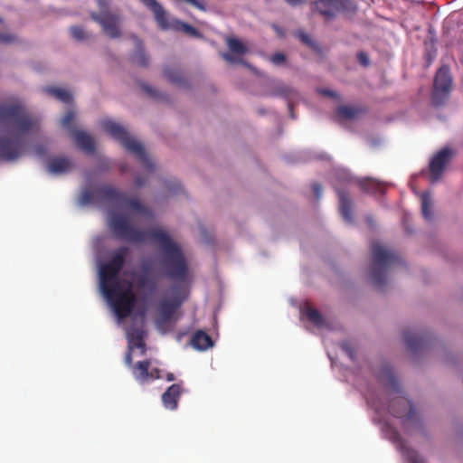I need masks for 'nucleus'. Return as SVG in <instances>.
Masks as SVG:
<instances>
[{"label": "nucleus", "mask_w": 463, "mask_h": 463, "mask_svg": "<svg viewBox=\"0 0 463 463\" xmlns=\"http://www.w3.org/2000/svg\"><path fill=\"white\" fill-rule=\"evenodd\" d=\"M109 226L116 237L128 242L142 243L147 237L158 244L162 252L160 267L165 278L178 282L172 287L175 295L170 299L162 300L159 304V315L162 322H169L175 310L188 297L187 288L181 283L187 279L188 264L181 246L173 241L170 235L160 228L149 231L141 230L131 225L127 218L119 214H112Z\"/></svg>", "instance_id": "f257e3e1"}, {"label": "nucleus", "mask_w": 463, "mask_h": 463, "mask_svg": "<svg viewBox=\"0 0 463 463\" xmlns=\"http://www.w3.org/2000/svg\"><path fill=\"white\" fill-rule=\"evenodd\" d=\"M379 382L387 388L392 394L391 401L387 405L388 411L394 417L403 419L407 422L418 420V412L411 401L402 394L400 384L393 374L389 364H383L376 372Z\"/></svg>", "instance_id": "f03ea898"}, {"label": "nucleus", "mask_w": 463, "mask_h": 463, "mask_svg": "<svg viewBox=\"0 0 463 463\" xmlns=\"http://www.w3.org/2000/svg\"><path fill=\"white\" fill-rule=\"evenodd\" d=\"M0 121L5 124L8 132L17 138L29 134L38 123L22 105L4 103H0Z\"/></svg>", "instance_id": "7ed1b4c3"}, {"label": "nucleus", "mask_w": 463, "mask_h": 463, "mask_svg": "<svg viewBox=\"0 0 463 463\" xmlns=\"http://www.w3.org/2000/svg\"><path fill=\"white\" fill-rule=\"evenodd\" d=\"M100 126L105 132L133 154L146 171L152 173L155 170V165L146 153L143 145L136 137L130 136L121 125L111 119H104L100 121Z\"/></svg>", "instance_id": "20e7f679"}, {"label": "nucleus", "mask_w": 463, "mask_h": 463, "mask_svg": "<svg viewBox=\"0 0 463 463\" xmlns=\"http://www.w3.org/2000/svg\"><path fill=\"white\" fill-rule=\"evenodd\" d=\"M102 293L118 319L128 317L137 304L133 285L128 280H124L122 285L116 283L112 288L102 290Z\"/></svg>", "instance_id": "39448f33"}, {"label": "nucleus", "mask_w": 463, "mask_h": 463, "mask_svg": "<svg viewBox=\"0 0 463 463\" xmlns=\"http://www.w3.org/2000/svg\"><path fill=\"white\" fill-rule=\"evenodd\" d=\"M372 263L370 267V278L373 284L379 289L386 284V273L388 269L400 261L399 256L392 250L385 249L380 242L373 241L371 244Z\"/></svg>", "instance_id": "423d86ee"}, {"label": "nucleus", "mask_w": 463, "mask_h": 463, "mask_svg": "<svg viewBox=\"0 0 463 463\" xmlns=\"http://www.w3.org/2000/svg\"><path fill=\"white\" fill-rule=\"evenodd\" d=\"M128 252V247L121 246L112 252L111 258L108 262L100 265L99 275L101 291L112 288L116 283L123 284L125 279H120L118 273L125 264Z\"/></svg>", "instance_id": "0eeeda50"}, {"label": "nucleus", "mask_w": 463, "mask_h": 463, "mask_svg": "<svg viewBox=\"0 0 463 463\" xmlns=\"http://www.w3.org/2000/svg\"><path fill=\"white\" fill-rule=\"evenodd\" d=\"M154 14V18L162 30L182 32L191 37H200V33L192 25L176 18H170L161 4L156 0H140Z\"/></svg>", "instance_id": "6e6552de"}, {"label": "nucleus", "mask_w": 463, "mask_h": 463, "mask_svg": "<svg viewBox=\"0 0 463 463\" xmlns=\"http://www.w3.org/2000/svg\"><path fill=\"white\" fill-rule=\"evenodd\" d=\"M123 199H126V194L110 184H102L96 189L85 188L80 200L81 204L98 202H111L119 204Z\"/></svg>", "instance_id": "1a4fd4ad"}, {"label": "nucleus", "mask_w": 463, "mask_h": 463, "mask_svg": "<svg viewBox=\"0 0 463 463\" xmlns=\"http://www.w3.org/2000/svg\"><path fill=\"white\" fill-rule=\"evenodd\" d=\"M452 85V78L449 68L446 65L441 66L437 71L432 92V102L436 106H440L448 98Z\"/></svg>", "instance_id": "9d476101"}, {"label": "nucleus", "mask_w": 463, "mask_h": 463, "mask_svg": "<svg viewBox=\"0 0 463 463\" xmlns=\"http://www.w3.org/2000/svg\"><path fill=\"white\" fill-rule=\"evenodd\" d=\"M90 17L101 26L105 34L109 38L120 37V16L118 14L109 11H101L99 13H91Z\"/></svg>", "instance_id": "9b49d317"}, {"label": "nucleus", "mask_w": 463, "mask_h": 463, "mask_svg": "<svg viewBox=\"0 0 463 463\" xmlns=\"http://www.w3.org/2000/svg\"><path fill=\"white\" fill-rule=\"evenodd\" d=\"M226 44L230 52L222 53V57L229 63H241L247 67H250L245 61H243L241 56L244 55L248 49L245 44L237 38L229 37L226 39Z\"/></svg>", "instance_id": "f8f14e48"}, {"label": "nucleus", "mask_w": 463, "mask_h": 463, "mask_svg": "<svg viewBox=\"0 0 463 463\" xmlns=\"http://www.w3.org/2000/svg\"><path fill=\"white\" fill-rule=\"evenodd\" d=\"M450 157V149L444 147L431 158L430 162V175L432 183L439 181Z\"/></svg>", "instance_id": "ddd939ff"}, {"label": "nucleus", "mask_w": 463, "mask_h": 463, "mask_svg": "<svg viewBox=\"0 0 463 463\" xmlns=\"http://www.w3.org/2000/svg\"><path fill=\"white\" fill-rule=\"evenodd\" d=\"M21 154V146L18 142L7 138H0V160L12 161Z\"/></svg>", "instance_id": "4468645a"}, {"label": "nucleus", "mask_w": 463, "mask_h": 463, "mask_svg": "<svg viewBox=\"0 0 463 463\" xmlns=\"http://www.w3.org/2000/svg\"><path fill=\"white\" fill-rule=\"evenodd\" d=\"M181 393L182 388L179 383L169 386L161 397L164 407L171 411L176 410Z\"/></svg>", "instance_id": "2eb2a0df"}, {"label": "nucleus", "mask_w": 463, "mask_h": 463, "mask_svg": "<svg viewBox=\"0 0 463 463\" xmlns=\"http://www.w3.org/2000/svg\"><path fill=\"white\" fill-rule=\"evenodd\" d=\"M73 164L68 156L51 157L47 164V170L52 175H61L71 170Z\"/></svg>", "instance_id": "dca6fc26"}, {"label": "nucleus", "mask_w": 463, "mask_h": 463, "mask_svg": "<svg viewBox=\"0 0 463 463\" xmlns=\"http://www.w3.org/2000/svg\"><path fill=\"white\" fill-rule=\"evenodd\" d=\"M428 340L427 334L413 333L411 331L403 332V341L408 348L411 352H417L421 349Z\"/></svg>", "instance_id": "f3484780"}, {"label": "nucleus", "mask_w": 463, "mask_h": 463, "mask_svg": "<svg viewBox=\"0 0 463 463\" xmlns=\"http://www.w3.org/2000/svg\"><path fill=\"white\" fill-rule=\"evenodd\" d=\"M73 139L78 147L88 154L95 151V142L90 135L82 130H71Z\"/></svg>", "instance_id": "a211bd4d"}, {"label": "nucleus", "mask_w": 463, "mask_h": 463, "mask_svg": "<svg viewBox=\"0 0 463 463\" xmlns=\"http://www.w3.org/2000/svg\"><path fill=\"white\" fill-rule=\"evenodd\" d=\"M270 94H271V96L283 97V98L288 99L289 101H288V109L290 112V116L292 118H295L291 99L298 96L297 91L293 88H291L290 86H288L285 83L278 82L273 87Z\"/></svg>", "instance_id": "6ab92c4d"}, {"label": "nucleus", "mask_w": 463, "mask_h": 463, "mask_svg": "<svg viewBox=\"0 0 463 463\" xmlns=\"http://www.w3.org/2000/svg\"><path fill=\"white\" fill-rule=\"evenodd\" d=\"M337 0H317L313 3L314 9L329 21L335 16V4Z\"/></svg>", "instance_id": "aec40b11"}, {"label": "nucleus", "mask_w": 463, "mask_h": 463, "mask_svg": "<svg viewBox=\"0 0 463 463\" xmlns=\"http://www.w3.org/2000/svg\"><path fill=\"white\" fill-rule=\"evenodd\" d=\"M337 194L339 197V211L342 217L347 222H353V214H352V201L349 198L348 194L344 190H337Z\"/></svg>", "instance_id": "412c9836"}, {"label": "nucleus", "mask_w": 463, "mask_h": 463, "mask_svg": "<svg viewBox=\"0 0 463 463\" xmlns=\"http://www.w3.org/2000/svg\"><path fill=\"white\" fill-rule=\"evenodd\" d=\"M390 439L411 463H417L418 455L416 451L407 445L402 436H390Z\"/></svg>", "instance_id": "4be33fe9"}, {"label": "nucleus", "mask_w": 463, "mask_h": 463, "mask_svg": "<svg viewBox=\"0 0 463 463\" xmlns=\"http://www.w3.org/2000/svg\"><path fill=\"white\" fill-rule=\"evenodd\" d=\"M213 342L209 335L202 330L194 333L191 338V345L200 351H204L213 346Z\"/></svg>", "instance_id": "5701e85b"}, {"label": "nucleus", "mask_w": 463, "mask_h": 463, "mask_svg": "<svg viewBox=\"0 0 463 463\" xmlns=\"http://www.w3.org/2000/svg\"><path fill=\"white\" fill-rule=\"evenodd\" d=\"M149 366L148 360L139 361L133 368V375L136 381L144 384L149 381Z\"/></svg>", "instance_id": "b1692460"}, {"label": "nucleus", "mask_w": 463, "mask_h": 463, "mask_svg": "<svg viewBox=\"0 0 463 463\" xmlns=\"http://www.w3.org/2000/svg\"><path fill=\"white\" fill-rule=\"evenodd\" d=\"M43 91L65 104H71L73 100L70 91L58 87L46 86L43 88Z\"/></svg>", "instance_id": "393cba45"}, {"label": "nucleus", "mask_w": 463, "mask_h": 463, "mask_svg": "<svg viewBox=\"0 0 463 463\" xmlns=\"http://www.w3.org/2000/svg\"><path fill=\"white\" fill-rule=\"evenodd\" d=\"M143 332L139 329H132L128 333V349L138 348L141 350V354L146 353V344L144 342Z\"/></svg>", "instance_id": "a878e982"}, {"label": "nucleus", "mask_w": 463, "mask_h": 463, "mask_svg": "<svg viewBox=\"0 0 463 463\" xmlns=\"http://www.w3.org/2000/svg\"><path fill=\"white\" fill-rule=\"evenodd\" d=\"M164 76L172 84L180 87H184L187 84L186 79L184 77L183 73L176 68L165 67L164 69Z\"/></svg>", "instance_id": "bb28decb"}, {"label": "nucleus", "mask_w": 463, "mask_h": 463, "mask_svg": "<svg viewBox=\"0 0 463 463\" xmlns=\"http://www.w3.org/2000/svg\"><path fill=\"white\" fill-rule=\"evenodd\" d=\"M359 184L364 191L373 194H383L384 192L383 184L372 178L363 179Z\"/></svg>", "instance_id": "cd10ccee"}, {"label": "nucleus", "mask_w": 463, "mask_h": 463, "mask_svg": "<svg viewBox=\"0 0 463 463\" xmlns=\"http://www.w3.org/2000/svg\"><path fill=\"white\" fill-rule=\"evenodd\" d=\"M119 204H126L133 211L144 215H148L150 213L148 208H146L137 198H129L126 195V199H123Z\"/></svg>", "instance_id": "c85d7f7f"}, {"label": "nucleus", "mask_w": 463, "mask_h": 463, "mask_svg": "<svg viewBox=\"0 0 463 463\" xmlns=\"http://www.w3.org/2000/svg\"><path fill=\"white\" fill-rule=\"evenodd\" d=\"M361 110L355 107L342 105L336 109V116L343 120L355 118Z\"/></svg>", "instance_id": "c756f323"}, {"label": "nucleus", "mask_w": 463, "mask_h": 463, "mask_svg": "<svg viewBox=\"0 0 463 463\" xmlns=\"http://www.w3.org/2000/svg\"><path fill=\"white\" fill-rule=\"evenodd\" d=\"M136 41H137V50L132 56V61L137 65L146 67L148 63V60L144 52L142 43L137 38H136Z\"/></svg>", "instance_id": "7c9ffc66"}, {"label": "nucleus", "mask_w": 463, "mask_h": 463, "mask_svg": "<svg viewBox=\"0 0 463 463\" xmlns=\"http://www.w3.org/2000/svg\"><path fill=\"white\" fill-rule=\"evenodd\" d=\"M421 213L424 219L431 220L432 219V211H431V198L430 194L428 192H424L421 194Z\"/></svg>", "instance_id": "2f4dec72"}, {"label": "nucleus", "mask_w": 463, "mask_h": 463, "mask_svg": "<svg viewBox=\"0 0 463 463\" xmlns=\"http://www.w3.org/2000/svg\"><path fill=\"white\" fill-rule=\"evenodd\" d=\"M356 10L357 6L353 0H337L335 4V13L354 14Z\"/></svg>", "instance_id": "473e14b6"}, {"label": "nucleus", "mask_w": 463, "mask_h": 463, "mask_svg": "<svg viewBox=\"0 0 463 463\" xmlns=\"http://www.w3.org/2000/svg\"><path fill=\"white\" fill-rule=\"evenodd\" d=\"M307 319L317 326H323L325 320L323 316L315 308L308 307L306 309Z\"/></svg>", "instance_id": "72a5a7b5"}, {"label": "nucleus", "mask_w": 463, "mask_h": 463, "mask_svg": "<svg viewBox=\"0 0 463 463\" xmlns=\"http://www.w3.org/2000/svg\"><path fill=\"white\" fill-rule=\"evenodd\" d=\"M137 286L142 289H150L154 290L156 288V284L153 280L150 279L147 273H142L137 277Z\"/></svg>", "instance_id": "f704fd0d"}, {"label": "nucleus", "mask_w": 463, "mask_h": 463, "mask_svg": "<svg viewBox=\"0 0 463 463\" xmlns=\"http://www.w3.org/2000/svg\"><path fill=\"white\" fill-rule=\"evenodd\" d=\"M71 37L76 41H85L89 39V33L80 26H71L70 28Z\"/></svg>", "instance_id": "c9c22d12"}, {"label": "nucleus", "mask_w": 463, "mask_h": 463, "mask_svg": "<svg viewBox=\"0 0 463 463\" xmlns=\"http://www.w3.org/2000/svg\"><path fill=\"white\" fill-rule=\"evenodd\" d=\"M298 37L301 40L303 43L310 47L315 51L319 50V46L317 43H315L306 33L299 31L298 33Z\"/></svg>", "instance_id": "e433bc0d"}, {"label": "nucleus", "mask_w": 463, "mask_h": 463, "mask_svg": "<svg viewBox=\"0 0 463 463\" xmlns=\"http://www.w3.org/2000/svg\"><path fill=\"white\" fill-rule=\"evenodd\" d=\"M74 117H75L74 111H72V110L68 111L61 120V126L63 128L71 129V131L73 130L71 128V123L74 119Z\"/></svg>", "instance_id": "4c0bfd02"}, {"label": "nucleus", "mask_w": 463, "mask_h": 463, "mask_svg": "<svg viewBox=\"0 0 463 463\" xmlns=\"http://www.w3.org/2000/svg\"><path fill=\"white\" fill-rule=\"evenodd\" d=\"M270 61L276 65H280L286 61V56L281 52H276L271 56Z\"/></svg>", "instance_id": "58836bf2"}, {"label": "nucleus", "mask_w": 463, "mask_h": 463, "mask_svg": "<svg viewBox=\"0 0 463 463\" xmlns=\"http://www.w3.org/2000/svg\"><path fill=\"white\" fill-rule=\"evenodd\" d=\"M142 90L145 91L146 94H147L151 98H157L158 94L156 90H154L151 86L147 84H142L141 86Z\"/></svg>", "instance_id": "ea45409f"}, {"label": "nucleus", "mask_w": 463, "mask_h": 463, "mask_svg": "<svg viewBox=\"0 0 463 463\" xmlns=\"http://www.w3.org/2000/svg\"><path fill=\"white\" fill-rule=\"evenodd\" d=\"M15 41V36L11 33H0V43H11Z\"/></svg>", "instance_id": "a19ab883"}, {"label": "nucleus", "mask_w": 463, "mask_h": 463, "mask_svg": "<svg viewBox=\"0 0 463 463\" xmlns=\"http://www.w3.org/2000/svg\"><path fill=\"white\" fill-rule=\"evenodd\" d=\"M343 350L348 354L351 360L354 359V350L351 348L350 345L346 342L342 343L341 345Z\"/></svg>", "instance_id": "79ce46f5"}, {"label": "nucleus", "mask_w": 463, "mask_h": 463, "mask_svg": "<svg viewBox=\"0 0 463 463\" xmlns=\"http://www.w3.org/2000/svg\"><path fill=\"white\" fill-rule=\"evenodd\" d=\"M161 378L160 370L155 368L149 372V380H156Z\"/></svg>", "instance_id": "37998d69"}, {"label": "nucleus", "mask_w": 463, "mask_h": 463, "mask_svg": "<svg viewBox=\"0 0 463 463\" xmlns=\"http://www.w3.org/2000/svg\"><path fill=\"white\" fill-rule=\"evenodd\" d=\"M312 189H313L316 196L317 198H319L321 196V194H322V186H321V184H319L317 183H314L312 184Z\"/></svg>", "instance_id": "c03bdc74"}, {"label": "nucleus", "mask_w": 463, "mask_h": 463, "mask_svg": "<svg viewBox=\"0 0 463 463\" xmlns=\"http://www.w3.org/2000/svg\"><path fill=\"white\" fill-rule=\"evenodd\" d=\"M319 93H321L323 95H326L327 97H330V98H335L337 96L335 91L330 90H326V89L319 90Z\"/></svg>", "instance_id": "a18cd8bd"}, {"label": "nucleus", "mask_w": 463, "mask_h": 463, "mask_svg": "<svg viewBox=\"0 0 463 463\" xmlns=\"http://www.w3.org/2000/svg\"><path fill=\"white\" fill-rule=\"evenodd\" d=\"M358 60H359V61H360L363 65H364V66L368 65V57H367V55H366L365 53H364V52H360V53L358 54Z\"/></svg>", "instance_id": "49530a36"}, {"label": "nucleus", "mask_w": 463, "mask_h": 463, "mask_svg": "<svg viewBox=\"0 0 463 463\" xmlns=\"http://www.w3.org/2000/svg\"><path fill=\"white\" fill-rule=\"evenodd\" d=\"M124 360L127 365L130 366L132 364V349H128Z\"/></svg>", "instance_id": "de8ad7c7"}, {"label": "nucleus", "mask_w": 463, "mask_h": 463, "mask_svg": "<svg viewBox=\"0 0 463 463\" xmlns=\"http://www.w3.org/2000/svg\"><path fill=\"white\" fill-rule=\"evenodd\" d=\"M285 2L290 6H298L306 2V0H285Z\"/></svg>", "instance_id": "09e8293b"}, {"label": "nucleus", "mask_w": 463, "mask_h": 463, "mask_svg": "<svg viewBox=\"0 0 463 463\" xmlns=\"http://www.w3.org/2000/svg\"><path fill=\"white\" fill-rule=\"evenodd\" d=\"M146 178L142 177V176H136L135 177V184L137 186V187H142L145 184H146Z\"/></svg>", "instance_id": "8fccbe9b"}, {"label": "nucleus", "mask_w": 463, "mask_h": 463, "mask_svg": "<svg viewBox=\"0 0 463 463\" xmlns=\"http://www.w3.org/2000/svg\"><path fill=\"white\" fill-rule=\"evenodd\" d=\"M368 403L374 408V410L378 412L382 410V408L374 402L372 398H367Z\"/></svg>", "instance_id": "3c124183"}, {"label": "nucleus", "mask_w": 463, "mask_h": 463, "mask_svg": "<svg viewBox=\"0 0 463 463\" xmlns=\"http://www.w3.org/2000/svg\"><path fill=\"white\" fill-rule=\"evenodd\" d=\"M181 185L180 184L176 183L175 184V185L173 187L170 188V190H172L175 194H177L179 190H181Z\"/></svg>", "instance_id": "603ef678"}, {"label": "nucleus", "mask_w": 463, "mask_h": 463, "mask_svg": "<svg viewBox=\"0 0 463 463\" xmlns=\"http://www.w3.org/2000/svg\"><path fill=\"white\" fill-rule=\"evenodd\" d=\"M166 380L171 382V381H174L175 380V376L172 373H169L166 374Z\"/></svg>", "instance_id": "864d4df0"}, {"label": "nucleus", "mask_w": 463, "mask_h": 463, "mask_svg": "<svg viewBox=\"0 0 463 463\" xmlns=\"http://www.w3.org/2000/svg\"><path fill=\"white\" fill-rule=\"evenodd\" d=\"M98 4H99V7H101V8L106 7V5H107V3L105 0H98Z\"/></svg>", "instance_id": "5fc2aeb1"}, {"label": "nucleus", "mask_w": 463, "mask_h": 463, "mask_svg": "<svg viewBox=\"0 0 463 463\" xmlns=\"http://www.w3.org/2000/svg\"><path fill=\"white\" fill-rule=\"evenodd\" d=\"M120 170H121L122 173H124V172H126L127 168H126V166L124 165H122L120 166Z\"/></svg>", "instance_id": "6e6d98bb"}]
</instances>
